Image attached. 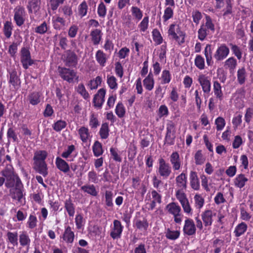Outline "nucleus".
<instances>
[{
  "label": "nucleus",
  "mask_w": 253,
  "mask_h": 253,
  "mask_svg": "<svg viewBox=\"0 0 253 253\" xmlns=\"http://www.w3.org/2000/svg\"><path fill=\"white\" fill-rule=\"evenodd\" d=\"M248 77V73L245 67L239 68L237 72V81L240 85L244 84Z\"/></svg>",
  "instance_id": "a878e982"
},
{
  "label": "nucleus",
  "mask_w": 253,
  "mask_h": 253,
  "mask_svg": "<svg viewBox=\"0 0 253 253\" xmlns=\"http://www.w3.org/2000/svg\"><path fill=\"white\" fill-rule=\"evenodd\" d=\"M92 151L96 157L102 155L104 152L102 144L98 141H95L92 146Z\"/></svg>",
  "instance_id": "37998d69"
},
{
  "label": "nucleus",
  "mask_w": 253,
  "mask_h": 253,
  "mask_svg": "<svg viewBox=\"0 0 253 253\" xmlns=\"http://www.w3.org/2000/svg\"><path fill=\"white\" fill-rule=\"evenodd\" d=\"M166 130L165 143L169 145L174 144L175 138V126L174 123L169 121L167 124Z\"/></svg>",
  "instance_id": "0eeeda50"
},
{
  "label": "nucleus",
  "mask_w": 253,
  "mask_h": 253,
  "mask_svg": "<svg viewBox=\"0 0 253 253\" xmlns=\"http://www.w3.org/2000/svg\"><path fill=\"white\" fill-rule=\"evenodd\" d=\"M67 123L65 121L59 120L54 122L52 126V128L56 132H60L67 126Z\"/></svg>",
  "instance_id": "09e8293b"
},
{
  "label": "nucleus",
  "mask_w": 253,
  "mask_h": 253,
  "mask_svg": "<svg viewBox=\"0 0 253 253\" xmlns=\"http://www.w3.org/2000/svg\"><path fill=\"white\" fill-rule=\"evenodd\" d=\"M64 208L70 217H73L75 213V206L69 198L64 202Z\"/></svg>",
  "instance_id": "c756f323"
},
{
  "label": "nucleus",
  "mask_w": 253,
  "mask_h": 253,
  "mask_svg": "<svg viewBox=\"0 0 253 253\" xmlns=\"http://www.w3.org/2000/svg\"><path fill=\"white\" fill-rule=\"evenodd\" d=\"M9 83L15 89H18L20 86L21 82L20 78L17 76V72L14 70L9 72Z\"/></svg>",
  "instance_id": "4be33fe9"
},
{
  "label": "nucleus",
  "mask_w": 253,
  "mask_h": 253,
  "mask_svg": "<svg viewBox=\"0 0 253 253\" xmlns=\"http://www.w3.org/2000/svg\"><path fill=\"white\" fill-rule=\"evenodd\" d=\"M59 11L62 12L65 17H70L73 14L72 7L69 5H65L60 7Z\"/></svg>",
  "instance_id": "4d7b16f0"
},
{
  "label": "nucleus",
  "mask_w": 253,
  "mask_h": 253,
  "mask_svg": "<svg viewBox=\"0 0 253 253\" xmlns=\"http://www.w3.org/2000/svg\"><path fill=\"white\" fill-rule=\"evenodd\" d=\"M232 54L237 57L238 60L242 58L243 51L241 48L238 45L230 43L229 44Z\"/></svg>",
  "instance_id": "79ce46f5"
},
{
  "label": "nucleus",
  "mask_w": 253,
  "mask_h": 253,
  "mask_svg": "<svg viewBox=\"0 0 253 253\" xmlns=\"http://www.w3.org/2000/svg\"><path fill=\"white\" fill-rule=\"evenodd\" d=\"M108 58L109 56L101 50H98L95 53L96 60L101 67H104L106 65Z\"/></svg>",
  "instance_id": "393cba45"
},
{
  "label": "nucleus",
  "mask_w": 253,
  "mask_h": 253,
  "mask_svg": "<svg viewBox=\"0 0 253 253\" xmlns=\"http://www.w3.org/2000/svg\"><path fill=\"white\" fill-rule=\"evenodd\" d=\"M80 138L83 142H86L91 137V135L88 128L85 126H81L78 129Z\"/></svg>",
  "instance_id": "cd10ccee"
},
{
  "label": "nucleus",
  "mask_w": 253,
  "mask_h": 253,
  "mask_svg": "<svg viewBox=\"0 0 253 253\" xmlns=\"http://www.w3.org/2000/svg\"><path fill=\"white\" fill-rule=\"evenodd\" d=\"M41 0H28L27 8L29 14H36L41 8Z\"/></svg>",
  "instance_id": "dca6fc26"
},
{
  "label": "nucleus",
  "mask_w": 253,
  "mask_h": 253,
  "mask_svg": "<svg viewBox=\"0 0 253 253\" xmlns=\"http://www.w3.org/2000/svg\"><path fill=\"white\" fill-rule=\"evenodd\" d=\"M253 118V107H248L246 108L244 120L246 123L250 124Z\"/></svg>",
  "instance_id": "0e129e2a"
},
{
  "label": "nucleus",
  "mask_w": 253,
  "mask_h": 253,
  "mask_svg": "<svg viewBox=\"0 0 253 253\" xmlns=\"http://www.w3.org/2000/svg\"><path fill=\"white\" fill-rule=\"evenodd\" d=\"M166 209L168 212L173 215L178 214L181 213V208L176 203L172 202L166 206Z\"/></svg>",
  "instance_id": "c9c22d12"
},
{
  "label": "nucleus",
  "mask_w": 253,
  "mask_h": 253,
  "mask_svg": "<svg viewBox=\"0 0 253 253\" xmlns=\"http://www.w3.org/2000/svg\"><path fill=\"white\" fill-rule=\"evenodd\" d=\"M237 66V61L235 57L231 56L223 62V66L226 69L232 72L235 70Z\"/></svg>",
  "instance_id": "c85d7f7f"
},
{
  "label": "nucleus",
  "mask_w": 253,
  "mask_h": 253,
  "mask_svg": "<svg viewBox=\"0 0 253 253\" xmlns=\"http://www.w3.org/2000/svg\"><path fill=\"white\" fill-rule=\"evenodd\" d=\"M107 83L110 88L112 89H116L118 85L116 78L113 76H107Z\"/></svg>",
  "instance_id": "774afa93"
},
{
  "label": "nucleus",
  "mask_w": 253,
  "mask_h": 253,
  "mask_svg": "<svg viewBox=\"0 0 253 253\" xmlns=\"http://www.w3.org/2000/svg\"><path fill=\"white\" fill-rule=\"evenodd\" d=\"M20 61L24 69H27L29 66L34 64V60L31 58L29 48L22 47L20 51Z\"/></svg>",
  "instance_id": "39448f33"
},
{
  "label": "nucleus",
  "mask_w": 253,
  "mask_h": 253,
  "mask_svg": "<svg viewBox=\"0 0 253 253\" xmlns=\"http://www.w3.org/2000/svg\"><path fill=\"white\" fill-rule=\"evenodd\" d=\"M169 161L173 170H178L181 168L182 163L178 152H173L169 157Z\"/></svg>",
  "instance_id": "f3484780"
},
{
  "label": "nucleus",
  "mask_w": 253,
  "mask_h": 253,
  "mask_svg": "<svg viewBox=\"0 0 253 253\" xmlns=\"http://www.w3.org/2000/svg\"><path fill=\"white\" fill-rule=\"evenodd\" d=\"M47 153L45 150L37 151L34 153L33 163L45 162Z\"/></svg>",
  "instance_id": "bb28decb"
},
{
  "label": "nucleus",
  "mask_w": 253,
  "mask_h": 253,
  "mask_svg": "<svg viewBox=\"0 0 253 253\" xmlns=\"http://www.w3.org/2000/svg\"><path fill=\"white\" fill-rule=\"evenodd\" d=\"M63 61L68 67H76L78 62V58L76 54L71 50L65 51L63 56Z\"/></svg>",
  "instance_id": "1a4fd4ad"
},
{
  "label": "nucleus",
  "mask_w": 253,
  "mask_h": 253,
  "mask_svg": "<svg viewBox=\"0 0 253 253\" xmlns=\"http://www.w3.org/2000/svg\"><path fill=\"white\" fill-rule=\"evenodd\" d=\"M27 99L30 104L35 106L42 101L43 97L41 93L38 91H33L29 93Z\"/></svg>",
  "instance_id": "a211bd4d"
},
{
  "label": "nucleus",
  "mask_w": 253,
  "mask_h": 253,
  "mask_svg": "<svg viewBox=\"0 0 253 253\" xmlns=\"http://www.w3.org/2000/svg\"><path fill=\"white\" fill-rule=\"evenodd\" d=\"M13 19L16 25L18 27L22 26L25 21L26 16V11L22 6H17L13 10Z\"/></svg>",
  "instance_id": "6e6552de"
},
{
  "label": "nucleus",
  "mask_w": 253,
  "mask_h": 253,
  "mask_svg": "<svg viewBox=\"0 0 253 253\" xmlns=\"http://www.w3.org/2000/svg\"><path fill=\"white\" fill-rule=\"evenodd\" d=\"M77 92L80 94L84 99L89 100L90 95L85 89L83 84H80L76 88Z\"/></svg>",
  "instance_id": "ea45409f"
},
{
  "label": "nucleus",
  "mask_w": 253,
  "mask_h": 253,
  "mask_svg": "<svg viewBox=\"0 0 253 253\" xmlns=\"http://www.w3.org/2000/svg\"><path fill=\"white\" fill-rule=\"evenodd\" d=\"M194 206L195 207L200 210L203 207L205 203L204 198L200 194H196L194 197Z\"/></svg>",
  "instance_id": "8fccbe9b"
},
{
  "label": "nucleus",
  "mask_w": 253,
  "mask_h": 253,
  "mask_svg": "<svg viewBox=\"0 0 253 253\" xmlns=\"http://www.w3.org/2000/svg\"><path fill=\"white\" fill-rule=\"evenodd\" d=\"M176 186L178 190H186L187 188V176L185 173L182 172L177 176L175 178Z\"/></svg>",
  "instance_id": "412c9836"
},
{
  "label": "nucleus",
  "mask_w": 253,
  "mask_h": 253,
  "mask_svg": "<svg viewBox=\"0 0 253 253\" xmlns=\"http://www.w3.org/2000/svg\"><path fill=\"white\" fill-rule=\"evenodd\" d=\"M33 168L38 173L45 177L48 174L47 165L46 162L33 163Z\"/></svg>",
  "instance_id": "2eb2a0df"
},
{
  "label": "nucleus",
  "mask_w": 253,
  "mask_h": 253,
  "mask_svg": "<svg viewBox=\"0 0 253 253\" xmlns=\"http://www.w3.org/2000/svg\"><path fill=\"white\" fill-rule=\"evenodd\" d=\"M19 240L20 245L22 247H29L31 243V239L29 236L25 231L20 232Z\"/></svg>",
  "instance_id": "2f4dec72"
},
{
  "label": "nucleus",
  "mask_w": 253,
  "mask_h": 253,
  "mask_svg": "<svg viewBox=\"0 0 253 253\" xmlns=\"http://www.w3.org/2000/svg\"><path fill=\"white\" fill-rule=\"evenodd\" d=\"M183 231L184 234L188 236H192L196 233V227L192 219L187 218L185 220Z\"/></svg>",
  "instance_id": "ddd939ff"
},
{
  "label": "nucleus",
  "mask_w": 253,
  "mask_h": 253,
  "mask_svg": "<svg viewBox=\"0 0 253 253\" xmlns=\"http://www.w3.org/2000/svg\"><path fill=\"white\" fill-rule=\"evenodd\" d=\"M143 83L146 89L148 91H151L153 89L155 82L152 72L149 73L148 75L144 79Z\"/></svg>",
  "instance_id": "7c9ffc66"
},
{
  "label": "nucleus",
  "mask_w": 253,
  "mask_h": 253,
  "mask_svg": "<svg viewBox=\"0 0 253 253\" xmlns=\"http://www.w3.org/2000/svg\"><path fill=\"white\" fill-rule=\"evenodd\" d=\"M124 226L122 225L121 222L118 220H114L113 221V226L111 229L110 236L113 239L120 238L123 230Z\"/></svg>",
  "instance_id": "9b49d317"
},
{
  "label": "nucleus",
  "mask_w": 253,
  "mask_h": 253,
  "mask_svg": "<svg viewBox=\"0 0 253 253\" xmlns=\"http://www.w3.org/2000/svg\"><path fill=\"white\" fill-rule=\"evenodd\" d=\"M248 226L246 223L242 222L238 224L234 231V233L236 237H239L243 235L247 231Z\"/></svg>",
  "instance_id": "58836bf2"
},
{
  "label": "nucleus",
  "mask_w": 253,
  "mask_h": 253,
  "mask_svg": "<svg viewBox=\"0 0 253 253\" xmlns=\"http://www.w3.org/2000/svg\"><path fill=\"white\" fill-rule=\"evenodd\" d=\"M22 186H16L15 188L12 191L10 190V196L13 200L17 201V204L20 205L23 204L25 202H23L24 200V195L22 190Z\"/></svg>",
  "instance_id": "4468645a"
},
{
  "label": "nucleus",
  "mask_w": 253,
  "mask_h": 253,
  "mask_svg": "<svg viewBox=\"0 0 253 253\" xmlns=\"http://www.w3.org/2000/svg\"><path fill=\"white\" fill-rule=\"evenodd\" d=\"M240 218L243 220L249 221L251 218V215L247 212L245 209L243 204L241 205L240 207Z\"/></svg>",
  "instance_id": "680f3d73"
},
{
  "label": "nucleus",
  "mask_w": 253,
  "mask_h": 253,
  "mask_svg": "<svg viewBox=\"0 0 253 253\" xmlns=\"http://www.w3.org/2000/svg\"><path fill=\"white\" fill-rule=\"evenodd\" d=\"M190 184L192 189L198 190L200 189V181L196 171H191L189 175Z\"/></svg>",
  "instance_id": "b1692460"
},
{
  "label": "nucleus",
  "mask_w": 253,
  "mask_h": 253,
  "mask_svg": "<svg viewBox=\"0 0 253 253\" xmlns=\"http://www.w3.org/2000/svg\"><path fill=\"white\" fill-rule=\"evenodd\" d=\"M78 14L81 18L85 16L87 12L88 6L85 1H83L78 6Z\"/></svg>",
  "instance_id": "603ef678"
},
{
  "label": "nucleus",
  "mask_w": 253,
  "mask_h": 253,
  "mask_svg": "<svg viewBox=\"0 0 253 253\" xmlns=\"http://www.w3.org/2000/svg\"><path fill=\"white\" fill-rule=\"evenodd\" d=\"M213 91L215 97L220 100L223 99V92L220 84L217 81L213 82Z\"/></svg>",
  "instance_id": "f704fd0d"
},
{
  "label": "nucleus",
  "mask_w": 253,
  "mask_h": 253,
  "mask_svg": "<svg viewBox=\"0 0 253 253\" xmlns=\"http://www.w3.org/2000/svg\"><path fill=\"white\" fill-rule=\"evenodd\" d=\"M248 178L243 174H240L236 176L234 179V183L236 187L242 188L248 182Z\"/></svg>",
  "instance_id": "72a5a7b5"
},
{
  "label": "nucleus",
  "mask_w": 253,
  "mask_h": 253,
  "mask_svg": "<svg viewBox=\"0 0 253 253\" xmlns=\"http://www.w3.org/2000/svg\"><path fill=\"white\" fill-rule=\"evenodd\" d=\"M55 165L59 170L64 173H67L70 170V166L69 164L60 157H56L55 160Z\"/></svg>",
  "instance_id": "5701e85b"
},
{
  "label": "nucleus",
  "mask_w": 253,
  "mask_h": 253,
  "mask_svg": "<svg viewBox=\"0 0 253 253\" xmlns=\"http://www.w3.org/2000/svg\"><path fill=\"white\" fill-rule=\"evenodd\" d=\"M115 113L120 118L124 117L126 113V110L122 102H120L117 104L115 109Z\"/></svg>",
  "instance_id": "6e6d98bb"
},
{
  "label": "nucleus",
  "mask_w": 253,
  "mask_h": 253,
  "mask_svg": "<svg viewBox=\"0 0 253 253\" xmlns=\"http://www.w3.org/2000/svg\"><path fill=\"white\" fill-rule=\"evenodd\" d=\"M204 55L206 59L207 64L208 66H211L213 63L212 56V50L211 45L208 44L204 49Z\"/></svg>",
  "instance_id": "4c0bfd02"
},
{
  "label": "nucleus",
  "mask_w": 253,
  "mask_h": 253,
  "mask_svg": "<svg viewBox=\"0 0 253 253\" xmlns=\"http://www.w3.org/2000/svg\"><path fill=\"white\" fill-rule=\"evenodd\" d=\"M13 26L11 21H7L4 23L3 32L4 36L7 39L10 38Z\"/></svg>",
  "instance_id": "c03bdc74"
},
{
  "label": "nucleus",
  "mask_w": 253,
  "mask_h": 253,
  "mask_svg": "<svg viewBox=\"0 0 253 253\" xmlns=\"http://www.w3.org/2000/svg\"><path fill=\"white\" fill-rule=\"evenodd\" d=\"M152 36L154 41L157 44H160L163 42V38L159 30L155 29L152 31Z\"/></svg>",
  "instance_id": "052dcab7"
},
{
  "label": "nucleus",
  "mask_w": 253,
  "mask_h": 253,
  "mask_svg": "<svg viewBox=\"0 0 253 253\" xmlns=\"http://www.w3.org/2000/svg\"><path fill=\"white\" fill-rule=\"evenodd\" d=\"M102 82V78L100 76L96 77L94 79L91 80L87 85L91 90L96 89Z\"/></svg>",
  "instance_id": "864d4df0"
},
{
  "label": "nucleus",
  "mask_w": 253,
  "mask_h": 253,
  "mask_svg": "<svg viewBox=\"0 0 253 253\" xmlns=\"http://www.w3.org/2000/svg\"><path fill=\"white\" fill-rule=\"evenodd\" d=\"M168 37L170 40L175 41L179 45H182L185 42V33L181 30L179 25L172 23L169 26Z\"/></svg>",
  "instance_id": "f03ea898"
},
{
  "label": "nucleus",
  "mask_w": 253,
  "mask_h": 253,
  "mask_svg": "<svg viewBox=\"0 0 253 253\" xmlns=\"http://www.w3.org/2000/svg\"><path fill=\"white\" fill-rule=\"evenodd\" d=\"M172 172L171 167L169 164L167 163L166 160L160 158L158 159V167L157 172L158 174L163 179L168 178Z\"/></svg>",
  "instance_id": "20e7f679"
},
{
  "label": "nucleus",
  "mask_w": 253,
  "mask_h": 253,
  "mask_svg": "<svg viewBox=\"0 0 253 253\" xmlns=\"http://www.w3.org/2000/svg\"><path fill=\"white\" fill-rule=\"evenodd\" d=\"M109 128L108 123H103L99 130V135L102 139H107L109 135Z\"/></svg>",
  "instance_id": "a18cd8bd"
},
{
  "label": "nucleus",
  "mask_w": 253,
  "mask_h": 253,
  "mask_svg": "<svg viewBox=\"0 0 253 253\" xmlns=\"http://www.w3.org/2000/svg\"><path fill=\"white\" fill-rule=\"evenodd\" d=\"M62 238L64 241L68 244H72L73 243L75 239V234L70 226H67L65 227L62 235Z\"/></svg>",
  "instance_id": "6ab92c4d"
},
{
  "label": "nucleus",
  "mask_w": 253,
  "mask_h": 253,
  "mask_svg": "<svg viewBox=\"0 0 253 253\" xmlns=\"http://www.w3.org/2000/svg\"><path fill=\"white\" fill-rule=\"evenodd\" d=\"M37 223L38 219L36 216L34 214H30L27 222V227L30 229H33L37 227Z\"/></svg>",
  "instance_id": "3c124183"
},
{
  "label": "nucleus",
  "mask_w": 253,
  "mask_h": 253,
  "mask_svg": "<svg viewBox=\"0 0 253 253\" xmlns=\"http://www.w3.org/2000/svg\"><path fill=\"white\" fill-rule=\"evenodd\" d=\"M198 81L202 88L204 93L209 94L211 90V79L205 74L198 76Z\"/></svg>",
  "instance_id": "9d476101"
},
{
  "label": "nucleus",
  "mask_w": 253,
  "mask_h": 253,
  "mask_svg": "<svg viewBox=\"0 0 253 253\" xmlns=\"http://www.w3.org/2000/svg\"><path fill=\"white\" fill-rule=\"evenodd\" d=\"M81 189L84 193L93 197H96L98 193V191L93 184H85L82 186Z\"/></svg>",
  "instance_id": "473e14b6"
},
{
  "label": "nucleus",
  "mask_w": 253,
  "mask_h": 253,
  "mask_svg": "<svg viewBox=\"0 0 253 253\" xmlns=\"http://www.w3.org/2000/svg\"><path fill=\"white\" fill-rule=\"evenodd\" d=\"M205 23L202 24L206 27L209 30H211V33H214L215 31V25L211 17L209 15H206L205 17Z\"/></svg>",
  "instance_id": "13d9d810"
},
{
  "label": "nucleus",
  "mask_w": 253,
  "mask_h": 253,
  "mask_svg": "<svg viewBox=\"0 0 253 253\" xmlns=\"http://www.w3.org/2000/svg\"><path fill=\"white\" fill-rule=\"evenodd\" d=\"M8 241L14 246L18 245V233L17 232L8 231L6 234Z\"/></svg>",
  "instance_id": "de8ad7c7"
},
{
  "label": "nucleus",
  "mask_w": 253,
  "mask_h": 253,
  "mask_svg": "<svg viewBox=\"0 0 253 253\" xmlns=\"http://www.w3.org/2000/svg\"><path fill=\"white\" fill-rule=\"evenodd\" d=\"M58 71L60 77L68 83H74L79 81V76L73 69L59 66Z\"/></svg>",
  "instance_id": "7ed1b4c3"
},
{
  "label": "nucleus",
  "mask_w": 253,
  "mask_h": 253,
  "mask_svg": "<svg viewBox=\"0 0 253 253\" xmlns=\"http://www.w3.org/2000/svg\"><path fill=\"white\" fill-rule=\"evenodd\" d=\"M49 29V26L47 25L46 22L44 21L35 28V32L36 33L43 35L46 33Z\"/></svg>",
  "instance_id": "5fc2aeb1"
},
{
  "label": "nucleus",
  "mask_w": 253,
  "mask_h": 253,
  "mask_svg": "<svg viewBox=\"0 0 253 253\" xmlns=\"http://www.w3.org/2000/svg\"><path fill=\"white\" fill-rule=\"evenodd\" d=\"M229 53L230 49L225 43L219 44L213 54V57L216 62H219L226 59Z\"/></svg>",
  "instance_id": "423d86ee"
},
{
  "label": "nucleus",
  "mask_w": 253,
  "mask_h": 253,
  "mask_svg": "<svg viewBox=\"0 0 253 253\" xmlns=\"http://www.w3.org/2000/svg\"><path fill=\"white\" fill-rule=\"evenodd\" d=\"M106 94V90L103 88L99 89L97 93L94 95L93 103L94 107L101 108L105 101V96Z\"/></svg>",
  "instance_id": "f8f14e48"
},
{
  "label": "nucleus",
  "mask_w": 253,
  "mask_h": 253,
  "mask_svg": "<svg viewBox=\"0 0 253 253\" xmlns=\"http://www.w3.org/2000/svg\"><path fill=\"white\" fill-rule=\"evenodd\" d=\"M166 238L169 240H175L180 236V231L178 230H171L168 228L165 232Z\"/></svg>",
  "instance_id": "49530a36"
},
{
  "label": "nucleus",
  "mask_w": 253,
  "mask_h": 253,
  "mask_svg": "<svg viewBox=\"0 0 253 253\" xmlns=\"http://www.w3.org/2000/svg\"><path fill=\"white\" fill-rule=\"evenodd\" d=\"M210 32L211 30H209L206 27L202 24L198 31V39L201 41H204L208 35L210 34Z\"/></svg>",
  "instance_id": "a19ab883"
},
{
  "label": "nucleus",
  "mask_w": 253,
  "mask_h": 253,
  "mask_svg": "<svg viewBox=\"0 0 253 253\" xmlns=\"http://www.w3.org/2000/svg\"><path fill=\"white\" fill-rule=\"evenodd\" d=\"M215 215L212 211L210 210H206L201 214V217L205 226H210L212 223L213 216Z\"/></svg>",
  "instance_id": "aec40b11"
},
{
  "label": "nucleus",
  "mask_w": 253,
  "mask_h": 253,
  "mask_svg": "<svg viewBox=\"0 0 253 253\" xmlns=\"http://www.w3.org/2000/svg\"><path fill=\"white\" fill-rule=\"evenodd\" d=\"M102 35L101 31L99 29H96L91 32L90 36L93 44L97 45L99 43L101 40Z\"/></svg>",
  "instance_id": "e433bc0d"
},
{
  "label": "nucleus",
  "mask_w": 253,
  "mask_h": 253,
  "mask_svg": "<svg viewBox=\"0 0 253 253\" xmlns=\"http://www.w3.org/2000/svg\"><path fill=\"white\" fill-rule=\"evenodd\" d=\"M195 65L200 70L205 68V59L201 55H197L195 59Z\"/></svg>",
  "instance_id": "bf43d9fd"
},
{
  "label": "nucleus",
  "mask_w": 253,
  "mask_h": 253,
  "mask_svg": "<svg viewBox=\"0 0 253 253\" xmlns=\"http://www.w3.org/2000/svg\"><path fill=\"white\" fill-rule=\"evenodd\" d=\"M0 173L5 177V186L7 188L22 186V183L18 176L14 172L11 165H7Z\"/></svg>",
  "instance_id": "f257e3e1"
},
{
  "label": "nucleus",
  "mask_w": 253,
  "mask_h": 253,
  "mask_svg": "<svg viewBox=\"0 0 253 253\" xmlns=\"http://www.w3.org/2000/svg\"><path fill=\"white\" fill-rule=\"evenodd\" d=\"M6 135L8 141L12 140L13 142L18 141L17 134L13 128L10 127L8 129Z\"/></svg>",
  "instance_id": "e2e57ef3"
},
{
  "label": "nucleus",
  "mask_w": 253,
  "mask_h": 253,
  "mask_svg": "<svg viewBox=\"0 0 253 253\" xmlns=\"http://www.w3.org/2000/svg\"><path fill=\"white\" fill-rule=\"evenodd\" d=\"M88 181L89 182L96 184L98 182V177L97 173L94 170L89 171L87 173Z\"/></svg>",
  "instance_id": "69168bd1"
},
{
  "label": "nucleus",
  "mask_w": 253,
  "mask_h": 253,
  "mask_svg": "<svg viewBox=\"0 0 253 253\" xmlns=\"http://www.w3.org/2000/svg\"><path fill=\"white\" fill-rule=\"evenodd\" d=\"M195 164L197 165H201L205 161V158L204 157L201 150H198L195 154L194 156Z\"/></svg>",
  "instance_id": "338daca9"
}]
</instances>
